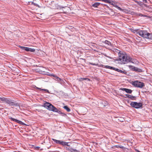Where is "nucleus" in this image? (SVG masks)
I'll return each instance as SVG.
<instances>
[{
    "label": "nucleus",
    "instance_id": "9b49d317",
    "mask_svg": "<svg viewBox=\"0 0 152 152\" xmlns=\"http://www.w3.org/2000/svg\"><path fill=\"white\" fill-rule=\"evenodd\" d=\"M102 67L103 68H105L107 69H113V70H114L115 71V69L116 68L111 66L108 65H102Z\"/></svg>",
    "mask_w": 152,
    "mask_h": 152
},
{
    "label": "nucleus",
    "instance_id": "5701e85b",
    "mask_svg": "<svg viewBox=\"0 0 152 152\" xmlns=\"http://www.w3.org/2000/svg\"><path fill=\"white\" fill-rule=\"evenodd\" d=\"M63 108L65 109L66 110V111L68 112H69L71 110L67 106H64V107H63Z\"/></svg>",
    "mask_w": 152,
    "mask_h": 152
},
{
    "label": "nucleus",
    "instance_id": "9d476101",
    "mask_svg": "<svg viewBox=\"0 0 152 152\" xmlns=\"http://www.w3.org/2000/svg\"><path fill=\"white\" fill-rule=\"evenodd\" d=\"M61 145H62L64 147L66 146H70V142L63 141H61Z\"/></svg>",
    "mask_w": 152,
    "mask_h": 152
},
{
    "label": "nucleus",
    "instance_id": "2f4dec72",
    "mask_svg": "<svg viewBox=\"0 0 152 152\" xmlns=\"http://www.w3.org/2000/svg\"><path fill=\"white\" fill-rule=\"evenodd\" d=\"M42 91H46L48 93H49V91L46 89H42Z\"/></svg>",
    "mask_w": 152,
    "mask_h": 152
},
{
    "label": "nucleus",
    "instance_id": "ddd939ff",
    "mask_svg": "<svg viewBox=\"0 0 152 152\" xmlns=\"http://www.w3.org/2000/svg\"><path fill=\"white\" fill-rule=\"evenodd\" d=\"M100 4V3L99 2H95L92 5V6L94 7H98Z\"/></svg>",
    "mask_w": 152,
    "mask_h": 152
},
{
    "label": "nucleus",
    "instance_id": "de8ad7c7",
    "mask_svg": "<svg viewBox=\"0 0 152 152\" xmlns=\"http://www.w3.org/2000/svg\"><path fill=\"white\" fill-rule=\"evenodd\" d=\"M62 8H64V7H62Z\"/></svg>",
    "mask_w": 152,
    "mask_h": 152
},
{
    "label": "nucleus",
    "instance_id": "c03bdc74",
    "mask_svg": "<svg viewBox=\"0 0 152 152\" xmlns=\"http://www.w3.org/2000/svg\"><path fill=\"white\" fill-rule=\"evenodd\" d=\"M86 80H87L88 81H90V80L89 79H88V78H87V79H86Z\"/></svg>",
    "mask_w": 152,
    "mask_h": 152
},
{
    "label": "nucleus",
    "instance_id": "72a5a7b5",
    "mask_svg": "<svg viewBox=\"0 0 152 152\" xmlns=\"http://www.w3.org/2000/svg\"><path fill=\"white\" fill-rule=\"evenodd\" d=\"M57 113H58V114H62V112L61 111L58 110V111Z\"/></svg>",
    "mask_w": 152,
    "mask_h": 152
},
{
    "label": "nucleus",
    "instance_id": "412c9836",
    "mask_svg": "<svg viewBox=\"0 0 152 152\" xmlns=\"http://www.w3.org/2000/svg\"><path fill=\"white\" fill-rule=\"evenodd\" d=\"M7 99V98L5 97H0V101H1L2 102H6Z\"/></svg>",
    "mask_w": 152,
    "mask_h": 152
},
{
    "label": "nucleus",
    "instance_id": "393cba45",
    "mask_svg": "<svg viewBox=\"0 0 152 152\" xmlns=\"http://www.w3.org/2000/svg\"><path fill=\"white\" fill-rule=\"evenodd\" d=\"M101 1L106 3H111V1L110 0H100Z\"/></svg>",
    "mask_w": 152,
    "mask_h": 152
},
{
    "label": "nucleus",
    "instance_id": "c756f323",
    "mask_svg": "<svg viewBox=\"0 0 152 152\" xmlns=\"http://www.w3.org/2000/svg\"><path fill=\"white\" fill-rule=\"evenodd\" d=\"M118 120H119L120 121L122 122L124 121V119L121 117H120L118 119Z\"/></svg>",
    "mask_w": 152,
    "mask_h": 152
},
{
    "label": "nucleus",
    "instance_id": "a211bd4d",
    "mask_svg": "<svg viewBox=\"0 0 152 152\" xmlns=\"http://www.w3.org/2000/svg\"><path fill=\"white\" fill-rule=\"evenodd\" d=\"M115 71H116L118 72H120L121 73H124L126 74V72L124 71H122L121 70L119 69H118L116 68L115 69Z\"/></svg>",
    "mask_w": 152,
    "mask_h": 152
},
{
    "label": "nucleus",
    "instance_id": "f257e3e1",
    "mask_svg": "<svg viewBox=\"0 0 152 152\" xmlns=\"http://www.w3.org/2000/svg\"><path fill=\"white\" fill-rule=\"evenodd\" d=\"M118 52V58L115 59V61H118V63L121 64H126L128 62H132V58L129 56H128L125 53H120V51Z\"/></svg>",
    "mask_w": 152,
    "mask_h": 152
},
{
    "label": "nucleus",
    "instance_id": "2eb2a0df",
    "mask_svg": "<svg viewBox=\"0 0 152 152\" xmlns=\"http://www.w3.org/2000/svg\"><path fill=\"white\" fill-rule=\"evenodd\" d=\"M65 149L66 150H68V151L71 152L73 148L71 147L70 145V146H66V147H64Z\"/></svg>",
    "mask_w": 152,
    "mask_h": 152
},
{
    "label": "nucleus",
    "instance_id": "473e14b6",
    "mask_svg": "<svg viewBox=\"0 0 152 152\" xmlns=\"http://www.w3.org/2000/svg\"><path fill=\"white\" fill-rule=\"evenodd\" d=\"M40 148V147L39 146H36L34 147V149L36 150H38Z\"/></svg>",
    "mask_w": 152,
    "mask_h": 152
},
{
    "label": "nucleus",
    "instance_id": "423d86ee",
    "mask_svg": "<svg viewBox=\"0 0 152 152\" xmlns=\"http://www.w3.org/2000/svg\"><path fill=\"white\" fill-rule=\"evenodd\" d=\"M43 107L51 111L52 107H53V105L50 103L46 102L44 104Z\"/></svg>",
    "mask_w": 152,
    "mask_h": 152
},
{
    "label": "nucleus",
    "instance_id": "37998d69",
    "mask_svg": "<svg viewBox=\"0 0 152 152\" xmlns=\"http://www.w3.org/2000/svg\"><path fill=\"white\" fill-rule=\"evenodd\" d=\"M92 64V65H96L97 64Z\"/></svg>",
    "mask_w": 152,
    "mask_h": 152
},
{
    "label": "nucleus",
    "instance_id": "aec40b11",
    "mask_svg": "<svg viewBox=\"0 0 152 152\" xmlns=\"http://www.w3.org/2000/svg\"><path fill=\"white\" fill-rule=\"evenodd\" d=\"M20 47L22 50H24L27 51H28L29 48L23 46H20Z\"/></svg>",
    "mask_w": 152,
    "mask_h": 152
},
{
    "label": "nucleus",
    "instance_id": "4468645a",
    "mask_svg": "<svg viewBox=\"0 0 152 152\" xmlns=\"http://www.w3.org/2000/svg\"><path fill=\"white\" fill-rule=\"evenodd\" d=\"M51 75L54 77L56 79V80L57 81H59L62 80L60 78L56 76L55 75L53 74H51Z\"/></svg>",
    "mask_w": 152,
    "mask_h": 152
},
{
    "label": "nucleus",
    "instance_id": "20e7f679",
    "mask_svg": "<svg viewBox=\"0 0 152 152\" xmlns=\"http://www.w3.org/2000/svg\"><path fill=\"white\" fill-rule=\"evenodd\" d=\"M132 84L135 87L142 88L145 86V84L143 82L137 81L133 82Z\"/></svg>",
    "mask_w": 152,
    "mask_h": 152
},
{
    "label": "nucleus",
    "instance_id": "dca6fc26",
    "mask_svg": "<svg viewBox=\"0 0 152 152\" xmlns=\"http://www.w3.org/2000/svg\"><path fill=\"white\" fill-rule=\"evenodd\" d=\"M147 36L146 38L152 40V34L148 33Z\"/></svg>",
    "mask_w": 152,
    "mask_h": 152
},
{
    "label": "nucleus",
    "instance_id": "f3484780",
    "mask_svg": "<svg viewBox=\"0 0 152 152\" xmlns=\"http://www.w3.org/2000/svg\"><path fill=\"white\" fill-rule=\"evenodd\" d=\"M102 42L104 43L105 44L109 46L112 45L111 42L108 40H106L104 42Z\"/></svg>",
    "mask_w": 152,
    "mask_h": 152
},
{
    "label": "nucleus",
    "instance_id": "b1692460",
    "mask_svg": "<svg viewBox=\"0 0 152 152\" xmlns=\"http://www.w3.org/2000/svg\"><path fill=\"white\" fill-rule=\"evenodd\" d=\"M117 146V148H122L124 150H126V149H127V148L124 147L123 146H122V145H118V146Z\"/></svg>",
    "mask_w": 152,
    "mask_h": 152
},
{
    "label": "nucleus",
    "instance_id": "6e6552de",
    "mask_svg": "<svg viewBox=\"0 0 152 152\" xmlns=\"http://www.w3.org/2000/svg\"><path fill=\"white\" fill-rule=\"evenodd\" d=\"M130 67L131 68V69L133 71L138 72H141L142 71V70L141 69L135 67L134 66H130Z\"/></svg>",
    "mask_w": 152,
    "mask_h": 152
},
{
    "label": "nucleus",
    "instance_id": "a19ab883",
    "mask_svg": "<svg viewBox=\"0 0 152 152\" xmlns=\"http://www.w3.org/2000/svg\"><path fill=\"white\" fill-rule=\"evenodd\" d=\"M142 0L144 2L147 3V0Z\"/></svg>",
    "mask_w": 152,
    "mask_h": 152
},
{
    "label": "nucleus",
    "instance_id": "bb28decb",
    "mask_svg": "<svg viewBox=\"0 0 152 152\" xmlns=\"http://www.w3.org/2000/svg\"><path fill=\"white\" fill-rule=\"evenodd\" d=\"M114 7H116V8H117V9H118V10H121V11L122 10V9L120 7L118 6L116 4V5H114Z\"/></svg>",
    "mask_w": 152,
    "mask_h": 152
},
{
    "label": "nucleus",
    "instance_id": "f8f14e48",
    "mask_svg": "<svg viewBox=\"0 0 152 152\" xmlns=\"http://www.w3.org/2000/svg\"><path fill=\"white\" fill-rule=\"evenodd\" d=\"M126 96L128 98H130L132 100H134L135 99V97L128 94H126Z\"/></svg>",
    "mask_w": 152,
    "mask_h": 152
},
{
    "label": "nucleus",
    "instance_id": "a18cd8bd",
    "mask_svg": "<svg viewBox=\"0 0 152 152\" xmlns=\"http://www.w3.org/2000/svg\"><path fill=\"white\" fill-rule=\"evenodd\" d=\"M33 4H34V5L36 6V4L35 3H34L33 2Z\"/></svg>",
    "mask_w": 152,
    "mask_h": 152
},
{
    "label": "nucleus",
    "instance_id": "7ed1b4c3",
    "mask_svg": "<svg viewBox=\"0 0 152 152\" xmlns=\"http://www.w3.org/2000/svg\"><path fill=\"white\" fill-rule=\"evenodd\" d=\"M10 106H19V104L13 100L7 98L6 102Z\"/></svg>",
    "mask_w": 152,
    "mask_h": 152
},
{
    "label": "nucleus",
    "instance_id": "39448f33",
    "mask_svg": "<svg viewBox=\"0 0 152 152\" xmlns=\"http://www.w3.org/2000/svg\"><path fill=\"white\" fill-rule=\"evenodd\" d=\"M130 105L132 107L136 109L142 108V104L141 103H138L137 102H131Z\"/></svg>",
    "mask_w": 152,
    "mask_h": 152
},
{
    "label": "nucleus",
    "instance_id": "cd10ccee",
    "mask_svg": "<svg viewBox=\"0 0 152 152\" xmlns=\"http://www.w3.org/2000/svg\"><path fill=\"white\" fill-rule=\"evenodd\" d=\"M71 152H80L79 151L73 148Z\"/></svg>",
    "mask_w": 152,
    "mask_h": 152
},
{
    "label": "nucleus",
    "instance_id": "f704fd0d",
    "mask_svg": "<svg viewBox=\"0 0 152 152\" xmlns=\"http://www.w3.org/2000/svg\"><path fill=\"white\" fill-rule=\"evenodd\" d=\"M36 89H39V90L40 91H42V89L41 88H39L37 87L36 86Z\"/></svg>",
    "mask_w": 152,
    "mask_h": 152
},
{
    "label": "nucleus",
    "instance_id": "7c9ffc66",
    "mask_svg": "<svg viewBox=\"0 0 152 152\" xmlns=\"http://www.w3.org/2000/svg\"><path fill=\"white\" fill-rule=\"evenodd\" d=\"M87 78H82L80 79V81H82L84 80H86Z\"/></svg>",
    "mask_w": 152,
    "mask_h": 152
},
{
    "label": "nucleus",
    "instance_id": "4be33fe9",
    "mask_svg": "<svg viewBox=\"0 0 152 152\" xmlns=\"http://www.w3.org/2000/svg\"><path fill=\"white\" fill-rule=\"evenodd\" d=\"M58 110V109L56 108V107H55L54 106H53V107H52L51 111L57 113Z\"/></svg>",
    "mask_w": 152,
    "mask_h": 152
},
{
    "label": "nucleus",
    "instance_id": "e433bc0d",
    "mask_svg": "<svg viewBox=\"0 0 152 152\" xmlns=\"http://www.w3.org/2000/svg\"><path fill=\"white\" fill-rule=\"evenodd\" d=\"M133 31H132L134 32V33H135L136 34V32H135V31L136 30H139V29H135V30H132Z\"/></svg>",
    "mask_w": 152,
    "mask_h": 152
},
{
    "label": "nucleus",
    "instance_id": "ea45409f",
    "mask_svg": "<svg viewBox=\"0 0 152 152\" xmlns=\"http://www.w3.org/2000/svg\"><path fill=\"white\" fill-rule=\"evenodd\" d=\"M110 4L112 5H113L114 7V5H116L115 4H113V2L111 3H111H110Z\"/></svg>",
    "mask_w": 152,
    "mask_h": 152
},
{
    "label": "nucleus",
    "instance_id": "4c0bfd02",
    "mask_svg": "<svg viewBox=\"0 0 152 152\" xmlns=\"http://www.w3.org/2000/svg\"><path fill=\"white\" fill-rule=\"evenodd\" d=\"M61 115L63 116H64L66 115V114L63 113H62V114H61Z\"/></svg>",
    "mask_w": 152,
    "mask_h": 152
},
{
    "label": "nucleus",
    "instance_id": "0eeeda50",
    "mask_svg": "<svg viewBox=\"0 0 152 152\" xmlns=\"http://www.w3.org/2000/svg\"><path fill=\"white\" fill-rule=\"evenodd\" d=\"M9 118L10 119V120L12 121H13L15 122H16L19 124L22 125H26V124L24 123H23L22 121L18 120L16 119H15L14 118L11 117H9Z\"/></svg>",
    "mask_w": 152,
    "mask_h": 152
},
{
    "label": "nucleus",
    "instance_id": "a878e982",
    "mask_svg": "<svg viewBox=\"0 0 152 152\" xmlns=\"http://www.w3.org/2000/svg\"><path fill=\"white\" fill-rule=\"evenodd\" d=\"M35 50L34 49H32L30 48H29L28 51H30L31 52H34L35 51Z\"/></svg>",
    "mask_w": 152,
    "mask_h": 152
},
{
    "label": "nucleus",
    "instance_id": "58836bf2",
    "mask_svg": "<svg viewBox=\"0 0 152 152\" xmlns=\"http://www.w3.org/2000/svg\"><path fill=\"white\" fill-rule=\"evenodd\" d=\"M135 150L136 151V152H141L137 149H135Z\"/></svg>",
    "mask_w": 152,
    "mask_h": 152
},
{
    "label": "nucleus",
    "instance_id": "c9c22d12",
    "mask_svg": "<svg viewBox=\"0 0 152 152\" xmlns=\"http://www.w3.org/2000/svg\"><path fill=\"white\" fill-rule=\"evenodd\" d=\"M137 3L139 5H141V2L140 1H138L137 2Z\"/></svg>",
    "mask_w": 152,
    "mask_h": 152
},
{
    "label": "nucleus",
    "instance_id": "79ce46f5",
    "mask_svg": "<svg viewBox=\"0 0 152 152\" xmlns=\"http://www.w3.org/2000/svg\"><path fill=\"white\" fill-rule=\"evenodd\" d=\"M133 1H134L135 2L137 3V2H138V1H137V0H132Z\"/></svg>",
    "mask_w": 152,
    "mask_h": 152
},
{
    "label": "nucleus",
    "instance_id": "6ab92c4d",
    "mask_svg": "<svg viewBox=\"0 0 152 152\" xmlns=\"http://www.w3.org/2000/svg\"><path fill=\"white\" fill-rule=\"evenodd\" d=\"M52 140L55 142H56L57 144H61V141L60 140H56L55 139H52Z\"/></svg>",
    "mask_w": 152,
    "mask_h": 152
},
{
    "label": "nucleus",
    "instance_id": "f03ea898",
    "mask_svg": "<svg viewBox=\"0 0 152 152\" xmlns=\"http://www.w3.org/2000/svg\"><path fill=\"white\" fill-rule=\"evenodd\" d=\"M136 34L137 35H139L140 36L146 38L147 37V34L148 32L146 30H137L135 31Z\"/></svg>",
    "mask_w": 152,
    "mask_h": 152
},
{
    "label": "nucleus",
    "instance_id": "49530a36",
    "mask_svg": "<svg viewBox=\"0 0 152 152\" xmlns=\"http://www.w3.org/2000/svg\"><path fill=\"white\" fill-rule=\"evenodd\" d=\"M96 1H100V0H96Z\"/></svg>",
    "mask_w": 152,
    "mask_h": 152
},
{
    "label": "nucleus",
    "instance_id": "1a4fd4ad",
    "mask_svg": "<svg viewBox=\"0 0 152 152\" xmlns=\"http://www.w3.org/2000/svg\"><path fill=\"white\" fill-rule=\"evenodd\" d=\"M120 90L125 91L126 93L129 94H131L132 91L131 90L126 88H121L120 89Z\"/></svg>",
    "mask_w": 152,
    "mask_h": 152
},
{
    "label": "nucleus",
    "instance_id": "c85d7f7f",
    "mask_svg": "<svg viewBox=\"0 0 152 152\" xmlns=\"http://www.w3.org/2000/svg\"><path fill=\"white\" fill-rule=\"evenodd\" d=\"M138 15L139 16H140L141 17H146L147 15H144L142 14L141 13H139L138 14Z\"/></svg>",
    "mask_w": 152,
    "mask_h": 152
}]
</instances>
